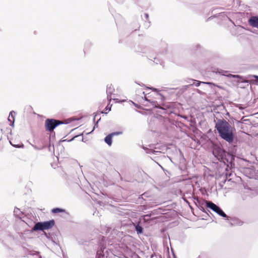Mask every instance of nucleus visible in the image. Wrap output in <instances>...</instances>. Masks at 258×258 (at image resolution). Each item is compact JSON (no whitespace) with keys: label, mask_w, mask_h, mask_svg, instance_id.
I'll list each match as a JSON object with an SVG mask.
<instances>
[{"label":"nucleus","mask_w":258,"mask_h":258,"mask_svg":"<svg viewBox=\"0 0 258 258\" xmlns=\"http://www.w3.org/2000/svg\"><path fill=\"white\" fill-rule=\"evenodd\" d=\"M214 121L216 122L215 128L220 137L228 143L232 142L234 137V127L224 118H217V121Z\"/></svg>","instance_id":"nucleus-1"},{"label":"nucleus","mask_w":258,"mask_h":258,"mask_svg":"<svg viewBox=\"0 0 258 258\" xmlns=\"http://www.w3.org/2000/svg\"><path fill=\"white\" fill-rule=\"evenodd\" d=\"M213 154L219 161L226 163H231V160L234 159L233 156L225 152L221 147L215 146L213 150Z\"/></svg>","instance_id":"nucleus-2"},{"label":"nucleus","mask_w":258,"mask_h":258,"mask_svg":"<svg viewBox=\"0 0 258 258\" xmlns=\"http://www.w3.org/2000/svg\"><path fill=\"white\" fill-rule=\"evenodd\" d=\"M64 123L55 119H47L45 121V126L46 131L52 132L58 125Z\"/></svg>","instance_id":"nucleus-3"},{"label":"nucleus","mask_w":258,"mask_h":258,"mask_svg":"<svg viewBox=\"0 0 258 258\" xmlns=\"http://www.w3.org/2000/svg\"><path fill=\"white\" fill-rule=\"evenodd\" d=\"M206 206L217 213L218 215L223 218H227V215L224 213L222 209L218 206L211 201H206Z\"/></svg>","instance_id":"nucleus-4"},{"label":"nucleus","mask_w":258,"mask_h":258,"mask_svg":"<svg viewBox=\"0 0 258 258\" xmlns=\"http://www.w3.org/2000/svg\"><path fill=\"white\" fill-rule=\"evenodd\" d=\"M226 220L232 226H241L243 223L241 220L236 217H228L227 216Z\"/></svg>","instance_id":"nucleus-5"},{"label":"nucleus","mask_w":258,"mask_h":258,"mask_svg":"<svg viewBox=\"0 0 258 258\" xmlns=\"http://www.w3.org/2000/svg\"><path fill=\"white\" fill-rule=\"evenodd\" d=\"M114 92V89L111 84H108L106 87V94L107 98L108 101H110L112 100L111 96L113 94Z\"/></svg>","instance_id":"nucleus-6"},{"label":"nucleus","mask_w":258,"mask_h":258,"mask_svg":"<svg viewBox=\"0 0 258 258\" xmlns=\"http://www.w3.org/2000/svg\"><path fill=\"white\" fill-rule=\"evenodd\" d=\"M248 22L251 26L258 29V16L251 17Z\"/></svg>","instance_id":"nucleus-7"},{"label":"nucleus","mask_w":258,"mask_h":258,"mask_svg":"<svg viewBox=\"0 0 258 258\" xmlns=\"http://www.w3.org/2000/svg\"><path fill=\"white\" fill-rule=\"evenodd\" d=\"M219 74L221 75L226 76L228 78H241V77L238 75H232L228 73V71H225L223 70H221L219 72Z\"/></svg>","instance_id":"nucleus-8"},{"label":"nucleus","mask_w":258,"mask_h":258,"mask_svg":"<svg viewBox=\"0 0 258 258\" xmlns=\"http://www.w3.org/2000/svg\"><path fill=\"white\" fill-rule=\"evenodd\" d=\"M15 115H16V112L14 111H11L10 112L8 120H9V121L10 122V126H14V125Z\"/></svg>","instance_id":"nucleus-9"},{"label":"nucleus","mask_w":258,"mask_h":258,"mask_svg":"<svg viewBox=\"0 0 258 258\" xmlns=\"http://www.w3.org/2000/svg\"><path fill=\"white\" fill-rule=\"evenodd\" d=\"M44 227L45 230L49 229L52 228L55 224L54 220H50L49 221L43 222Z\"/></svg>","instance_id":"nucleus-10"},{"label":"nucleus","mask_w":258,"mask_h":258,"mask_svg":"<svg viewBox=\"0 0 258 258\" xmlns=\"http://www.w3.org/2000/svg\"><path fill=\"white\" fill-rule=\"evenodd\" d=\"M45 230L43 222H37L32 229V231Z\"/></svg>","instance_id":"nucleus-11"},{"label":"nucleus","mask_w":258,"mask_h":258,"mask_svg":"<svg viewBox=\"0 0 258 258\" xmlns=\"http://www.w3.org/2000/svg\"><path fill=\"white\" fill-rule=\"evenodd\" d=\"M190 81L193 82L192 84H190V85L195 86L196 87H199L201 84H209V85H213L215 86V85L212 83L211 82H201L199 81H197L196 80H189Z\"/></svg>","instance_id":"nucleus-12"},{"label":"nucleus","mask_w":258,"mask_h":258,"mask_svg":"<svg viewBox=\"0 0 258 258\" xmlns=\"http://www.w3.org/2000/svg\"><path fill=\"white\" fill-rule=\"evenodd\" d=\"M104 142L110 146L112 143V136L110 134L108 135L104 139Z\"/></svg>","instance_id":"nucleus-13"},{"label":"nucleus","mask_w":258,"mask_h":258,"mask_svg":"<svg viewBox=\"0 0 258 258\" xmlns=\"http://www.w3.org/2000/svg\"><path fill=\"white\" fill-rule=\"evenodd\" d=\"M143 149L146 151V153L147 154H156L157 155L158 153H160L161 152L160 151H156L155 150H153V149H149L147 147H145L144 146L143 147Z\"/></svg>","instance_id":"nucleus-14"},{"label":"nucleus","mask_w":258,"mask_h":258,"mask_svg":"<svg viewBox=\"0 0 258 258\" xmlns=\"http://www.w3.org/2000/svg\"><path fill=\"white\" fill-rule=\"evenodd\" d=\"M28 252V255L36 256L37 258H41V256L40 255L39 251L34 250H29Z\"/></svg>","instance_id":"nucleus-15"},{"label":"nucleus","mask_w":258,"mask_h":258,"mask_svg":"<svg viewBox=\"0 0 258 258\" xmlns=\"http://www.w3.org/2000/svg\"><path fill=\"white\" fill-rule=\"evenodd\" d=\"M135 230L138 234L143 233V228L139 224H138L135 226Z\"/></svg>","instance_id":"nucleus-16"},{"label":"nucleus","mask_w":258,"mask_h":258,"mask_svg":"<svg viewBox=\"0 0 258 258\" xmlns=\"http://www.w3.org/2000/svg\"><path fill=\"white\" fill-rule=\"evenodd\" d=\"M142 93L143 94H145V92H142ZM144 100L146 101H147V102H149L151 103L152 104V105H153V106H154V107H155L156 108H157V106H156V101H152L151 100L148 99L147 98L146 96V95H144Z\"/></svg>","instance_id":"nucleus-17"},{"label":"nucleus","mask_w":258,"mask_h":258,"mask_svg":"<svg viewBox=\"0 0 258 258\" xmlns=\"http://www.w3.org/2000/svg\"><path fill=\"white\" fill-rule=\"evenodd\" d=\"M51 212L53 213H61V212H64V210L61 209V208H53V209H52Z\"/></svg>","instance_id":"nucleus-18"},{"label":"nucleus","mask_w":258,"mask_h":258,"mask_svg":"<svg viewBox=\"0 0 258 258\" xmlns=\"http://www.w3.org/2000/svg\"><path fill=\"white\" fill-rule=\"evenodd\" d=\"M14 215L16 217H20L21 211H20V209L18 208H15L14 210Z\"/></svg>","instance_id":"nucleus-19"},{"label":"nucleus","mask_w":258,"mask_h":258,"mask_svg":"<svg viewBox=\"0 0 258 258\" xmlns=\"http://www.w3.org/2000/svg\"><path fill=\"white\" fill-rule=\"evenodd\" d=\"M110 134L111 135V136L113 137L114 136H118V135H122V132H113V133H110Z\"/></svg>","instance_id":"nucleus-20"},{"label":"nucleus","mask_w":258,"mask_h":258,"mask_svg":"<svg viewBox=\"0 0 258 258\" xmlns=\"http://www.w3.org/2000/svg\"><path fill=\"white\" fill-rule=\"evenodd\" d=\"M11 144L14 146V147H15L16 148H23L24 147V145L23 144H21V145H13L11 143Z\"/></svg>","instance_id":"nucleus-21"},{"label":"nucleus","mask_w":258,"mask_h":258,"mask_svg":"<svg viewBox=\"0 0 258 258\" xmlns=\"http://www.w3.org/2000/svg\"><path fill=\"white\" fill-rule=\"evenodd\" d=\"M189 80L190 79H188L187 81H186V82L188 84V85L184 86L185 87V89H187L188 87L189 86H190V84H192L193 83V82L190 81Z\"/></svg>","instance_id":"nucleus-22"},{"label":"nucleus","mask_w":258,"mask_h":258,"mask_svg":"<svg viewBox=\"0 0 258 258\" xmlns=\"http://www.w3.org/2000/svg\"><path fill=\"white\" fill-rule=\"evenodd\" d=\"M147 88H148L149 89H150V90H152V91H153L154 92H158L159 91L158 89H156V88H153V87H147Z\"/></svg>","instance_id":"nucleus-23"},{"label":"nucleus","mask_w":258,"mask_h":258,"mask_svg":"<svg viewBox=\"0 0 258 258\" xmlns=\"http://www.w3.org/2000/svg\"><path fill=\"white\" fill-rule=\"evenodd\" d=\"M113 100H115V102H117V103H120V102H122L124 101V100H121H121H119L118 99H117V98H114V99H113Z\"/></svg>","instance_id":"nucleus-24"},{"label":"nucleus","mask_w":258,"mask_h":258,"mask_svg":"<svg viewBox=\"0 0 258 258\" xmlns=\"http://www.w3.org/2000/svg\"><path fill=\"white\" fill-rule=\"evenodd\" d=\"M252 77L254 78H255L256 79V80H255L256 82H258V76L253 75Z\"/></svg>","instance_id":"nucleus-25"},{"label":"nucleus","mask_w":258,"mask_h":258,"mask_svg":"<svg viewBox=\"0 0 258 258\" xmlns=\"http://www.w3.org/2000/svg\"><path fill=\"white\" fill-rule=\"evenodd\" d=\"M33 147L35 149H36V150H40L41 148H38L36 146H34V145H32Z\"/></svg>","instance_id":"nucleus-26"},{"label":"nucleus","mask_w":258,"mask_h":258,"mask_svg":"<svg viewBox=\"0 0 258 258\" xmlns=\"http://www.w3.org/2000/svg\"><path fill=\"white\" fill-rule=\"evenodd\" d=\"M200 209H201L203 212H206L205 209H204L203 207H201V208H200Z\"/></svg>","instance_id":"nucleus-27"},{"label":"nucleus","mask_w":258,"mask_h":258,"mask_svg":"<svg viewBox=\"0 0 258 258\" xmlns=\"http://www.w3.org/2000/svg\"><path fill=\"white\" fill-rule=\"evenodd\" d=\"M145 17L146 19H148V17H149V15L148 14H145Z\"/></svg>","instance_id":"nucleus-28"},{"label":"nucleus","mask_w":258,"mask_h":258,"mask_svg":"<svg viewBox=\"0 0 258 258\" xmlns=\"http://www.w3.org/2000/svg\"><path fill=\"white\" fill-rule=\"evenodd\" d=\"M100 119H98V120L97 121V122L96 124L95 125V126H94V129L95 128V126H97V123H98V121H100Z\"/></svg>","instance_id":"nucleus-29"},{"label":"nucleus","mask_w":258,"mask_h":258,"mask_svg":"<svg viewBox=\"0 0 258 258\" xmlns=\"http://www.w3.org/2000/svg\"><path fill=\"white\" fill-rule=\"evenodd\" d=\"M76 137L73 138L72 139L70 140L69 141V142H71V141H73V140H74V139H75Z\"/></svg>","instance_id":"nucleus-30"},{"label":"nucleus","mask_w":258,"mask_h":258,"mask_svg":"<svg viewBox=\"0 0 258 258\" xmlns=\"http://www.w3.org/2000/svg\"><path fill=\"white\" fill-rule=\"evenodd\" d=\"M154 61L155 62V63L157 64L158 63V62H159V60L158 59H157V61H155L154 60Z\"/></svg>","instance_id":"nucleus-31"},{"label":"nucleus","mask_w":258,"mask_h":258,"mask_svg":"<svg viewBox=\"0 0 258 258\" xmlns=\"http://www.w3.org/2000/svg\"><path fill=\"white\" fill-rule=\"evenodd\" d=\"M245 120H244L243 119V117L241 119V121H240V122H243V121H244Z\"/></svg>","instance_id":"nucleus-32"},{"label":"nucleus","mask_w":258,"mask_h":258,"mask_svg":"<svg viewBox=\"0 0 258 258\" xmlns=\"http://www.w3.org/2000/svg\"><path fill=\"white\" fill-rule=\"evenodd\" d=\"M232 160H233V159H232V160H231V161H232ZM226 164H229V163H228V164H227V163H226ZM229 164H230V163H229ZM230 164H231V166H232V163H230ZM227 166H229V165H227Z\"/></svg>","instance_id":"nucleus-33"},{"label":"nucleus","mask_w":258,"mask_h":258,"mask_svg":"<svg viewBox=\"0 0 258 258\" xmlns=\"http://www.w3.org/2000/svg\"><path fill=\"white\" fill-rule=\"evenodd\" d=\"M96 115H95V116H94V121H95V117H96Z\"/></svg>","instance_id":"nucleus-34"},{"label":"nucleus","mask_w":258,"mask_h":258,"mask_svg":"<svg viewBox=\"0 0 258 258\" xmlns=\"http://www.w3.org/2000/svg\"><path fill=\"white\" fill-rule=\"evenodd\" d=\"M139 84L140 86H144V85H143V84Z\"/></svg>","instance_id":"nucleus-35"},{"label":"nucleus","mask_w":258,"mask_h":258,"mask_svg":"<svg viewBox=\"0 0 258 258\" xmlns=\"http://www.w3.org/2000/svg\"><path fill=\"white\" fill-rule=\"evenodd\" d=\"M108 110L109 111H110L111 110V107H109V108L108 109Z\"/></svg>","instance_id":"nucleus-36"},{"label":"nucleus","mask_w":258,"mask_h":258,"mask_svg":"<svg viewBox=\"0 0 258 258\" xmlns=\"http://www.w3.org/2000/svg\"><path fill=\"white\" fill-rule=\"evenodd\" d=\"M173 257H174V258H176V256H175V255H174V253H173Z\"/></svg>","instance_id":"nucleus-37"},{"label":"nucleus","mask_w":258,"mask_h":258,"mask_svg":"<svg viewBox=\"0 0 258 258\" xmlns=\"http://www.w3.org/2000/svg\"><path fill=\"white\" fill-rule=\"evenodd\" d=\"M105 109H106V110H108V108H107V107L105 108Z\"/></svg>","instance_id":"nucleus-38"}]
</instances>
